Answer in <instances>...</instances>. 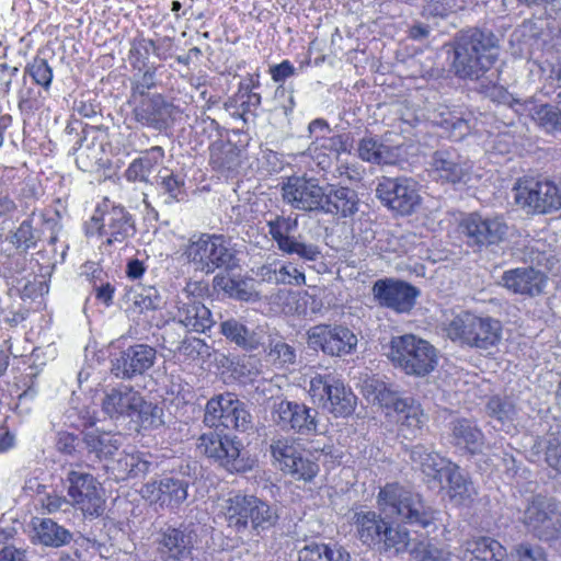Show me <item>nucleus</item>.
Instances as JSON below:
<instances>
[{
	"label": "nucleus",
	"instance_id": "52",
	"mask_svg": "<svg viewBox=\"0 0 561 561\" xmlns=\"http://www.w3.org/2000/svg\"><path fill=\"white\" fill-rule=\"evenodd\" d=\"M267 356L268 360L274 365L285 367L295 364L297 354L294 346L283 341H277L271 345Z\"/></svg>",
	"mask_w": 561,
	"mask_h": 561
},
{
	"label": "nucleus",
	"instance_id": "62",
	"mask_svg": "<svg viewBox=\"0 0 561 561\" xmlns=\"http://www.w3.org/2000/svg\"><path fill=\"white\" fill-rule=\"evenodd\" d=\"M179 351L183 353L188 358L194 359L196 356H201L207 354L208 347L204 343L203 340L197 337H192L185 340L182 345L179 347Z\"/></svg>",
	"mask_w": 561,
	"mask_h": 561
},
{
	"label": "nucleus",
	"instance_id": "11",
	"mask_svg": "<svg viewBox=\"0 0 561 561\" xmlns=\"http://www.w3.org/2000/svg\"><path fill=\"white\" fill-rule=\"evenodd\" d=\"M522 522L540 540L550 541L561 537V512L552 500L545 496L537 495L531 499Z\"/></svg>",
	"mask_w": 561,
	"mask_h": 561
},
{
	"label": "nucleus",
	"instance_id": "33",
	"mask_svg": "<svg viewBox=\"0 0 561 561\" xmlns=\"http://www.w3.org/2000/svg\"><path fill=\"white\" fill-rule=\"evenodd\" d=\"M83 443L89 453L99 459L112 457L123 444L121 434L90 430L83 433Z\"/></svg>",
	"mask_w": 561,
	"mask_h": 561
},
{
	"label": "nucleus",
	"instance_id": "48",
	"mask_svg": "<svg viewBox=\"0 0 561 561\" xmlns=\"http://www.w3.org/2000/svg\"><path fill=\"white\" fill-rule=\"evenodd\" d=\"M488 411L491 416L503 424L512 422L517 414L514 402L508 398L500 397H494L488 402Z\"/></svg>",
	"mask_w": 561,
	"mask_h": 561
},
{
	"label": "nucleus",
	"instance_id": "26",
	"mask_svg": "<svg viewBox=\"0 0 561 561\" xmlns=\"http://www.w3.org/2000/svg\"><path fill=\"white\" fill-rule=\"evenodd\" d=\"M255 275L265 283L273 285H295L300 286L306 283L304 272L298 270L291 263H285L277 259L266 262L260 266Z\"/></svg>",
	"mask_w": 561,
	"mask_h": 561
},
{
	"label": "nucleus",
	"instance_id": "28",
	"mask_svg": "<svg viewBox=\"0 0 561 561\" xmlns=\"http://www.w3.org/2000/svg\"><path fill=\"white\" fill-rule=\"evenodd\" d=\"M411 460L431 480L442 482L444 474L454 463L424 445H416L411 450Z\"/></svg>",
	"mask_w": 561,
	"mask_h": 561
},
{
	"label": "nucleus",
	"instance_id": "30",
	"mask_svg": "<svg viewBox=\"0 0 561 561\" xmlns=\"http://www.w3.org/2000/svg\"><path fill=\"white\" fill-rule=\"evenodd\" d=\"M133 102L135 103L134 114L137 122L157 128L165 123L169 111L160 94H152Z\"/></svg>",
	"mask_w": 561,
	"mask_h": 561
},
{
	"label": "nucleus",
	"instance_id": "53",
	"mask_svg": "<svg viewBox=\"0 0 561 561\" xmlns=\"http://www.w3.org/2000/svg\"><path fill=\"white\" fill-rule=\"evenodd\" d=\"M442 119L436 123L450 131V136L455 139H462L470 131L469 123L462 117L449 111L442 112Z\"/></svg>",
	"mask_w": 561,
	"mask_h": 561
},
{
	"label": "nucleus",
	"instance_id": "64",
	"mask_svg": "<svg viewBox=\"0 0 561 561\" xmlns=\"http://www.w3.org/2000/svg\"><path fill=\"white\" fill-rule=\"evenodd\" d=\"M0 561H30L24 549L5 546L0 549Z\"/></svg>",
	"mask_w": 561,
	"mask_h": 561
},
{
	"label": "nucleus",
	"instance_id": "10",
	"mask_svg": "<svg viewBox=\"0 0 561 561\" xmlns=\"http://www.w3.org/2000/svg\"><path fill=\"white\" fill-rule=\"evenodd\" d=\"M66 481L72 507L90 517H98L103 513L104 490L91 473L69 470Z\"/></svg>",
	"mask_w": 561,
	"mask_h": 561
},
{
	"label": "nucleus",
	"instance_id": "8",
	"mask_svg": "<svg viewBox=\"0 0 561 561\" xmlns=\"http://www.w3.org/2000/svg\"><path fill=\"white\" fill-rule=\"evenodd\" d=\"M184 256L193 270L213 273L216 268H232L234 264V255L229 249L225 238L217 234H203L197 240L192 241Z\"/></svg>",
	"mask_w": 561,
	"mask_h": 561
},
{
	"label": "nucleus",
	"instance_id": "25",
	"mask_svg": "<svg viewBox=\"0 0 561 561\" xmlns=\"http://www.w3.org/2000/svg\"><path fill=\"white\" fill-rule=\"evenodd\" d=\"M352 141L347 135H327L317 136L308 148L311 157L317 161L321 169H327L330 165L331 157L339 158L342 153L350 152Z\"/></svg>",
	"mask_w": 561,
	"mask_h": 561
},
{
	"label": "nucleus",
	"instance_id": "63",
	"mask_svg": "<svg viewBox=\"0 0 561 561\" xmlns=\"http://www.w3.org/2000/svg\"><path fill=\"white\" fill-rule=\"evenodd\" d=\"M18 76V67L0 64V95H7L10 92L11 83Z\"/></svg>",
	"mask_w": 561,
	"mask_h": 561
},
{
	"label": "nucleus",
	"instance_id": "13",
	"mask_svg": "<svg viewBox=\"0 0 561 561\" xmlns=\"http://www.w3.org/2000/svg\"><path fill=\"white\" fill-rule=\"evenodd\" d=\"M207 293L203 282H190L183 289V307L178 308V322L190 331L205 332L214 324L210 310L201 301Z\"/></svg>",
	"mask_w": 561,
	"mask_h": 561
},
{
	"label": "nucleus",
	"instance_id": "2",
	"mask_svg": "<svg viewBox=\"0 0 561 561\" xmlns=\"http://www.w3.org/2000/svg\"><path fill=\"white\" fill-rule=\"evenodd\" d=\"M378 505L387 516L421 528H427L435 520V511L421 495L398 483H389L379 491Z\"/></svg>",
	"mask_w": 561,
	"mask_h": 561
},
{
	"label": "nucleus",
	"instance_id": "57",
	"mask_svg": "<svg viewBox=\"0 0 561 561\" xmlns=\"http://www.w3.org/2000/svg\"><path fill=\"white\" fill-rule=\"evenodd\" d=\"M10 242L16 249H23L24 251L36 245V239L33 232V227L28 220H24L21 222L16 231H14L10 236Z\"/></svg>",
	"mask_w": 561,
	"mask_h": 561
},
{
	"label": "nucleus",
	"instance_id": "21",
	"mask_svg": "<svg viewBox=\"0 0 561 561\" xmlns=\"http://www.w3.org/2000/svg\"><path fill=\"white\" fill-rule=\"evenodd\" d=\"M375 298L381 306L399 313L409 312L415 305L419 290L412 285L394 279H379L373 287Z\"/></svg>",
	"mask_w": 561,
	"mask_h": 561
},
{
	"label": "nucleus",
	"instance_id": "31",
	"mask_svg": "<svg viewBox=\"0 0 561 561\" xmlns=\"http://www.w3.org/2000/svg\"><path fill=\"white\" fill-rule=\"evenodd\" d=\"M220 332L227 340L244 350H256L263 344L264 331L262 329L250 331L237 319L231 318L222 321Z\"/></svg>",
	"mask_w": 561,
	"mask_h": 561
},
{
	"label": "nucleus",
	"instance_id": "35",
	"mask_svg": "<svg viewBox=\"0 0 561 561\" xmlns=\"http://www.w3.org/2000/svg\"><path fill=\"white\" fill-rule=\"evenodd\" d=\"M358 210V197L355 191L339 187L325 193L322 213L340 214L342 217L354 215Z\"/></svg>",
	"mask_w": 561,
	"mask_h": 561
},
{
	"label": "nucleus",
	"instance_id": "49",
	"mask_svg": "<svg viewBox=\"0 0 561 561\" xmlns=\"http://www.w3.org/2000/svg\"><path fill=\"white\" fill-rule=\"evenodd\" d=\"M25 73H27L36 84L43 87L45 90L50 88L53 81V69L46 59L35 58L26 66Z\"/></svg>",
	"mask_w": 561,
	"mask_h": 561
},
{
	"label": "nucleus",
	"instance_id": "6",
	"mask_svg": "<svg viewBox=\"0 0 561 561\" xmlns=\"http://www.w3.org/2000/svg\"><path fill=\"white\" fill-rule=\"evenodd\" d=\"M448 334L470 347L488 351L500 343L502 325L493 318L463 312L450 322Z\"/></svg>",
	"mask_w": 561,
	"mask_h": 561
},
{
	"label": "nucleus",
	"instance_id": "50",
	"mask_svg": "<svg viewBox=\"0 0 561 561\" xmlns=\"http://www.w3.org/2000/svg\"><path fill=\"white\" fill-rule=\"evenodd\" d=\"M381 542L386 549H393L397 553L404 552L410 543L409 531L400 526H387Z\"/></svg>",
	"mask_w": 561,
	"mask_h": 561
},
{
	"label": "nucleus",
	"instance_id": "38",
	"mask_svg": "<svg viewBox=\"0 0 561 561\" xmlns=\"http://www.w3.org/2000/svg\"><path fill=\"white\" fill-rule=\"evenodd\" d=\"M363 393L370 402L380 407L392 408L394 412L397 411V403L404 401V398H401L385 381L375 377L364 380Z\"/></svg>",
	"mask_w": 561,
	"mask_h": 561
},
{
	"label": "nucleus",
	"instance_id": "41",
	"mask_svg": "<svg viewBox=\"0 0 561 561\" xmlns=\"http://www.w3.org/2000/svg\"><path fill=\"white\" fill-rule=\"evenodd\" d=\"M357 154L363 161L377 164H390L397 159V154L392 148L371 137L363 138L359 141Z\"/></svg>",
	"mask_w": 561,
	"mask_h": 561
},
{
	"label": "nucleus",
	"instance_id": "37",
	"mask_svg": "<svg viewBox=\"0 0 561 561\" xmlns=\"http://www.w3.org/2000/svg\"><path fill=\"white\" fill-rule=\"evenodd\" d=\"M324 401L327 409L335 416H347L353 413L356 405V397L340 380L333 381Z\"/></svg>",
	"mask_w": 561,
	"mask_h": 561
},
{
	"label": "nucleus",
	"instance_id": "44",
	"mask_svg": "<svg viewBox=\"0 0 561 561\" xmlns=\"http://www.w3.org/2000/svg\"><path fill=\"white\" fill-rule=\"evenodd\" d=\"M448 481V493L451 500L461 504L473 494V486L463 474L460 472L459 467L453 463L444 474Z\"/></svg>",
	"mask_w": 561,
	"mask_h": 561
},
{
	"label": "nucleus",
	"instance_id": "39",
	"mask_svg": "<svg viewBox=\"0 0 561 561\" xmlns=\"http://www.w3.org/2000/svg\"><path fill=\"white\" fill-rule=\"evenodd\" d=\"M525 112L547 131L561 130V111L551 104H537L527 100L523 104Z\"/></svg>",
	"mask_w": 561,
	"mask_h": 561
},
{
	"label": "nucleus",
	"instance_id": "14",
	"mask_svg": "<svg viewBox=\"0 0 561 561\" xmlns=\"http://www.w3.org/2000/svg\"><path fill=\"white\" fill-rule=\"evenodd\" d=\"M377 197L400 215H410L421 203L417 184L411 179L386 178L376 188Z\"/></svg>",
	"mask_w": 561,
	"mask_h": 561
},
{
	"label": "nucleus",
	"instance_id": "43",
	"mask_svg": "<svg viewBox=\"0 0 561 561\" xmlns=\"http://www.w3.org/2000/svg\"><path fill=\"white\" fill-rule=\"evenodd\" d=\"M270 450L275 466L284 473L300 453L295 440L289 437L273 439L270 445Z\"/></svg>",
	"mask_w": 561,
	"mask_h": 561
},
{
	"label": "nucleus",
	"instance_id": "23",
	"mask_svg": "<svg viewBox=\"0 0 561 561\" xmlns=\"http://www.w3.org/2000/svg\"><path fill=\"white\" fill-rule=\"evenodd\" d=\"M154 355V350L147 345L130 346L112 363V373L117 378L129 379L149 369Z\"/></svg>",
	"mask_w": 561,
	"mask_h": 561
},
{
	"label": "nucleus",
	"instance_id": "5",
	"mask_svg": "<svg viewBox=\"0 0 561 561\" xmlns=\"http://www.w3.org/2000/svg\"><path fill=\"white\" fill-rule=\"evenodd\" d=\"M102 411L116 422L128 420L134 428L152 424V407L129 386L122 385L107 390L102 399Z\"/></svg>",
	"mask_w": 561,
	"mask_h": 561
},
{
	"label": "nucleus",
	"instance_id": "4",
	"mask_svg": "<svg viewBox=\"0 0 561 561\" xmlns=\"http://www.w3.org/2000/svg\"><path fill=\"white\" fill-rule=\"evenodd\" d=\"M222 513L230 527L243 531L251 525L260 534L273 527L277 519V510L253 495L236 494L224 501Z\"/></svg>",
	"mask_w": 561,
	"mask_h": 561
},
{
	"label": "nucleus",
	"instance_id": "18",
	"mask_svg": "<svg viewBox=\"0 0 561 561\" xmlns=\"http://www.w3.org/2000/svg\"><path fill=\"white\" fill-rule=\"evenodd\" d=\"M98 233L105 238L103 244H122L135 234V225L130 214L122 206L111 209H98L91 219Z\"/></svg>",
	"mask_w": 561,
	"mask_h": 561
},
{
	"label": "nucleus",
	"instance_id": "40",
	"mask_svg": "<svg viewBox=\"0 0 561 561\" xmlns=\"http://www.w3.org/2000/svg\"><path fill=\"white\" fill-rule=\"evenodd\" d=\"M298 561H351V556L342 547L311 542L298 551Z\"/></svg>",
	"mask_w": 561,
	"mask_h": 561
},
{
	"label": "nucleus",
	"instance_id": "54",
	"mask_svg": "<svg viewBox=\"0 0 561 561\" xmlns=\"http://www.w3.org/2000/svg\"><path fill=\"white\" fill-rule=\"evenodd\" d=\"M118 467L124 474L137 477L148 471L150 463L139 454L125 453L118 460Z\"/></svg>",
	"mask_w": 561,
	"mask_h": 561
},
{
	"label": "nucleus",
	"instance_id": "9",
	"mask_svg": "<svg viewBox=\"0 0 561 561\" xmlns=\"http://www.w3.org/2000/svg\"><path fill=\"white\" fill-rule=\"evenodd\" d=\"M204 422L209 427L247 432L252 428V416L245 404L232 393L211 398L205 409Z\"/></svg>",
	"mask_w": 561,
	"mask_h": 561
},
{
	"label": "nucleus",
	"instance_id": "47",
	"mask_svg": "<svg viewBox=\"0 0 561 561\" xmlns=\"http://www.w3.org/2000/svg\"><path fill=\"white\" fill-rule=\"evenodd\" d=\"M410 552L415 561H450V552L431 541L416 543Z\"/></svg>",
	"mask_w": 561,
	"mask_h": 561
},
{
	"label": "nucleus",
	"instance_id": "15",
	"mask_svg": "<svg viewBox=\"0 0 561 561\" xmlns=\"http://www.w3.org/2000/svg\"><path fill=\"white\" fill-rule=\"evenodd\" d=\"M268 232L276 242L277 248L286 254H296L306 261H317L320 249L313 243L305 242L300 237H294L298 228L297 218L276 217L267 222Z\"/></svg>",
	"mask_w": 561,
	"mask_h": 561
},
{
	"label": "nucleus",
	"instance_id": "46",
	"mask_svg": "<svg viewBox=\"0 0 561 561\" xmlns=\"http://www.w3.org/2000/svg\"><path fill=\"white\" fill-rule=\"evenodd\" d=\"M546 460L550 467L561 472V420H556L547 433Z\"/></svg>",
	"mask_w": 561,
	"mask_h": 561
},
{
	"label": "nucleus",
	"instance_id": "22",
	"mask_svg": "<svg viewBox=\"0 0 561 561\" xmlns=\"http://www.w3.org/2000/svg\"><path fill=\"white\" fill-rule=\"evenodd\" d=\"M471 165L456 150H438L433 154L431 173L436 180L449 183H467Z\"/></svg>",
	"mask_w": 561,
	"mask_h": 561
},
{
	"label": "nucleus",
	"instance_id": "36",
	"mask_svg": "<svg viewBox=\"0 0 561 561\" xmlns=\"http://www.w3.org/2000/svg\"><path fill=\"white\" fill-rule=\"evenodd\" d=\"M214 288L239 300L251 301L257 298L252 280L242 277H231L229 274L216 275L214 277Z\"/></svg>",
	"mask_w": 561,
	"mask_h": 561
},
{
	"label": "nucleus",
	"instance_id": "51",
	"mask_svg": "<svg viewBox=\"0 0 561 561\" xmlns=\"http://www.w3.org/2000/svg\"><path fill=\"white\" fill-rule=\"evenodd\" d=\"M133 304L139 312L154 310L162 305V298L154 287H142L133 293Z\"/></svg>",
	"mask_w": 561,
	"mask_h": 561
},
{
	"label": "nucleus",
	"instance_id": "12",
	"mask_svg": "<svg viewBox=\"0 0 561 561\" xmlns=\"http://www.w3.org/2000/svg\"><path fill=\"white\" fill-rule=\"evenodd\" d=\"M197 449L230 472L251 469V465L241 456L240 443L227 435L221 436L216 432L204 433L198 439Z\"/></svg>",
	"mask_w": 561,
	"mask_h": 561
},
{
	"label": "nucleus",
	"instance_id": "29",
	"mask_svg": "<svg viewBox=\"0 0 561 561\" xmlns=\"http://www.w3.org/2000/svg\"><path fill=\"white\" fill-rule=\"evenodd\" d=\"M34 542L46 547L59 548L68 545L72 538L71 533L50 518L35 517L32 519Z\"/></svg>",
	"mask_w": 561,
	"mask_h": 561
},
{
	"label": "nucleus",
	"instance_id": "58",
	"mask_svg": "<svg viewBox=\"0 0 561 561\" xmlns=\"http://www.w3.org/2000/svg\"><path fill=\"white\" fill-rule=\"evenodd\" d=\"M336 379L331 375H316L310 379L309 382V393L313 398V400H318L320 402L324 401L333 381Z\"/></svg>",
	"mask_w": 561,
	"mask_h": 561
},
{
	"label": "nucleus",
	"instance_id": "1",
	"mask_svg": "<svg viewBox=\"0 0 561 561\" xmlns=\"http://www.w3.org/2000/svg\"><path fill=\"white\" fill-rule=\"evenodd\" d=\"M499 41L489 31L470 30L457 41L451 69L460 78L478 79L496 61Z\"/></svg>",
	"mask_w": 561,
	"mask_h": 561
},
{
	"label": "nucleus",
	"instance_id": "19",
	"mask_svg": "<svg viewBox=\"0 0 561 561\" xmlns=\"http://www.w3.org/2000/svg\"><path fill=\"white\" fill-rule=\"evenodd\" d=\"M460 232L470 245H490L500 243L506 236L508 227L500 216L483 217L470 214L459 225Z\"/></svg>",
	"mask_w": 561,
	"mask_h": 561
},
{
	"label": "nucleus",
	"instance_id": "16",
	"mask_svg": "<svg viewBox=\"0 0 561 561\" xmlns=\"http://www.w3.org/2000/svg\"><path fill=\"white\" fill-rule=\"evenodd\" d=\"M308 344L330 356H344L357 345L356 335L342 325L318 324L307 331Z\"/></svg>",
	"mask_w": 561,
	"mask_h": 561
},
{
	"label": "nucleus",
	"instance_id": "55",
	"mask_svg": "<svg viewBox=\"0 0 561 561\" xmlns=\"http://www.w3.org/2000/svg\"><path fill=\"white\" fill-rule=\"evenodd\" d=\"M276 298L285 302L283 311L286 313L302 314L306 312V295H300L287 289H279L276 294Z\"/></svg>",
	"mask_w": 561,
	"mask_h": 561
},
{
	"label": "nucleus",
	"instance_id": "17",
	"mask_svg": "<svg viewBox=\"0 0 561 561\" xmlns=\"http://www.w3.org/2000/svg\"><path fill=\"white\" fill-rule=\"evenodd\" d=\"M273 422L284 431L302 435L317 432V411L307 405L286 399H276L271 408Z\"/></svg>",
	"mask_w": 561,
	"mask_h": 561
},
{
	"label": "nucleus",
	"instance_id": "45",
	"mask_svg": "<svg viewBox=\"0 0 561 561\" xmlns=\"http://www.w3.org/2000/svg\"><path fill=\"white\" fill-rule=\"evenodd\" d=\"M319 470L320 467L312 456L300 451L285 474H289L297 481L310 482L317 477Z\"/></svg>",
	"mask_w": 561,
	"mask_h": 561
},
{
	"label": "nucleus",
	"instance_id": "34",
	"mask_svg": "<svg viewBox=\"0 0 561 561\" xmlns=\"http://www.w3.org/2000/svg\"><path fill=\"white\" fill-rule=\"evenodd\" d=\"M355 525L359 540L365 545L380 543L388 524L376 512H358Z\"/></svg>",
	"mask_w": 561,
	"mask_h": 561
},
{
	"label": "nucleus",
	"instance_id": "56",
	"mask_svg": "<svg viewBox=\"0 0 561 561\" xmlns=\"http://www.w3.org/2000/svg\"><path fill=\"white\" fill-rule=\"evenodd\" d=\"M152 168L153 163L149 157H140L129 164L125 172V176L129 182H147Z\"/></svg>",
	"mask_w": 561,
	"mask_h": 561
},
{
	"label": "nucleus",
	"instance_id": "32",
	"mask_svg": "<svg viewBox=\"0 0 561 561\" xmlns=\"http://www.w3.org/2000/svg\"><path fill=\"white\" fill-rule=\"evenodd\" d=\"M503 546L489 537H481L466 542L463 561H505Z\"/></svg>",
	"mask_w": 561,
	"mask_h": 561
},
{
	"label": "nucleus",
	"instance_id": "60",
	"mask_svg": "<svg viewBox=\"0 0 561 561\" xmlns=\"http://www.w3.org/2000/svg\"><path fill=\"white\" fill-rule=\"evenodd\" d=\"M513 561H547L541 548L519 545L513 554Z\"/></svg>",
	"mask_w": 561,
	"mask_h": 561
},
{
	"label": "nucleus",
	"instance_id": "42",
	"mask_svg": "<svg viewBox=\"0 0 561 561\" xmlns=\"http://www.w3.org/2000/svg\"><path fill=\"white\" fill-rule=\"evenodd\" d=\"M397 420L404 435L414 434L424 423V414L421 405L412 398L397 403Z\"/></svg>",
	"mask_w": 561,
	"mask_h": 561
},
{
	"label": "nucleus",
	"instance_id": "7",
	"mask_svg": "<svg viewBox=\"0 0 561 561\" xmlns=\"http://www.w3.org/2000/svg\"><path fill=\"white\" fill-rule=\"evenodd\" d=\"M513 191L515 203L527 213L547 214L561 209V181L522 179Z\"/></svg>",
	"mask_w": 561,
	"mask_h": 561
},
{
	"label": "nucleus",
	"instance_id": "3",
	"mask_svg": "<svg viewBox=\"0 0 561 561\" xmlns=\"http://www.w3.org/2000/svg\"><path fill=\"white\" fill-rule=\"evenodd\" d=\"M388 357L407 375L416 377L431 374L438 364L436 348L414 334L393 336L390 341Z\"/></svg>",
	"mask_w": 561,
	"mask_h": 561
},
{
	"label": "nucleus",
	"instance_id": "24",
	"mask_svg": "<svg viewBox=\"0 0 561 561\" xmlns=\"http://www.w3.org/2000/svg\"><path fill=\"white\" fill-rule=\"evenodd\" d=\"M501 285L514 294L536 296L542 293L546 276L533 267H518L504 272Z\"/></svg>",
	"mask_w": 561,
	"mask_h": 561
},
{
	"label": "nucleus",
	"instance_id": "20",
	"mask_svg": "<svg viewBox=\"0 0 561 561\" xmlns=\"http://www.w3.org/2000/svg\"><path fill=\"white\" fill-rule=\"evenodd\" d=\"M284 201L291 207L305 211H322L325 191L316 179L289 178L282 187Z\"/></svg>",
	"mask_w": 561,
	"mask_h": 561
},
{
	"label": "nucleus",
	"instance_id": "59",
	"mask_svg": "<svg viewBox=\"0 0 561 561\" xmlns=\"http://www.w3.org/2000/svg\"><path fill=\"white\" fill-rule=\"evenodd\" d=\"M43 507L49 513L68 512L72 507L71 500L59 494H47L42 501Z\"/></svg>",
	"mask_w": 561,
	"mask_h": 561
},
{
	"label": "nucleus",
	"instance_id": "27",
	"mask_svg": "<svg viewBox=\"0 0 561 561\" xmlns=\"http://www.w3.org/2000/svg\"><path fill=\"white\" fill-rule=\"evenodd\" d=\"M451 438L455 446L460 447L471 455L481 454L485 445L483 432L474 421L469 419H456L451 422Z\"/></svg>",
	"mask_w": 561,
	"mask_h": 561
},
{
	"label": "nucleus",
	"instance_id": "61",
	"mask_svg": "<svg viewBox=\"0 0 561 561\" xmlns=\"http://www.w3.org/2000/svg\"><path fill=\"white\" fill-rule=\"evenodd\" d=\"M458 8L461 5H457L454 0H431L424 8V12L427 15L445 16Z\"/></svg>",
	"mask_w": 561,
	"mask_h": 561
}]
</instances>
